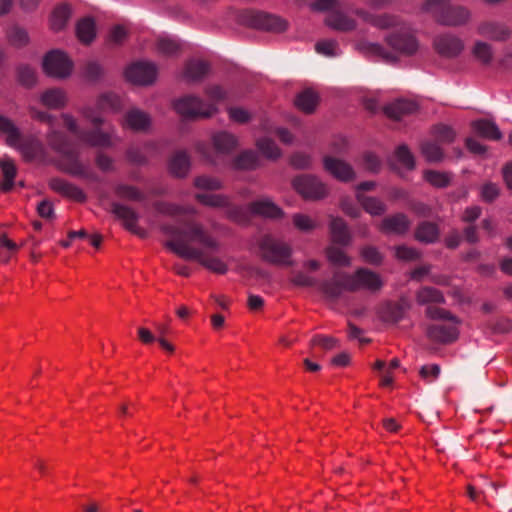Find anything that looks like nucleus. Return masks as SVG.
Segmentation results:
<instances>
[{
  "instance_id": "44",
  "label": "nucleus",
  "mask_w": 512,
  "mask_h": 512,
  "mask_svg": "<svg viewBox=\"0 0 512 512\" xmlns=\"http://www.w3.org/2000/svg\"><path fill=\"white\" fill-rule=\"evenodd\" d=\"M4 181L0 184V189L3 192H9L14 186V178L17 173L16 166L11 159H8L6 164L1 165Z\"/></svg>"
},
{
  "instance_id": "60",
  "label": "nucleus",
  "mask_w": 512,
  "mask_h": 512,
  "mask_svg": "<svg viewBox=\"0 0 512 512\" xmlns=\"http://www.w3.org/2000/svg\"><path fill=\"white\" fill-rule=\"evenodd\" d=\"M361 255L367 263L372 265H379L383 259L381 253L373 246L364 247Z\"/></svg>"
},
{
  "instance_id": "43",
  "label": "nucleus",
  "mask_w": 512,
  "mask_h": 512,
  "mask_svg": "<svg viewBox=\"0 0 512 512\" xmlns=\"http://www.w3.org/2000/svg\"><path fill=\"white\" fill-rule=\"evenodd\" d=\"M70 7L66 4L59 5L53 11L51 17V27L55 31L63 29L70 17Z\"/></svg>"
},
{
  "instance_id": "25",
  "label": "nucleus",
  "mask_w": 512,
  "mask_h": 512,
  "mask_svg": "<svg viewBox=\"0 0 512 512\" xmlns=\"http://www.w3.org/2000/svg\"><path fill=\"white\" fill-rule=\"evenodd\" d=\"M410 305L407 301L401 300L399 302H388L381 309V318L385 322L398 323L401 321L405 313L409 310Z\"/></svg>"
},
{
  "instance_id": "40",
  "label": "nucleus",
  "mask_w": 512,
  "mask_h": 512,
  "mask_svg": "<svg viewBox=\"0 0 512 512\" xmlns=\"http://www.w3.org/2000/svg\"><path fill=\"white\" fill-rule=\"evenodd\" d=\"M76 33L81 42L85 44L92 42L96 35L94 20L92 18H84L80 20L76 27Z\"/></svg>"
},
{
  "instance_id": "18",
  "label": "nucleus",
  "mask_w": 512,
  "mask_h": 512,
  "mask_svg": "<svg viewBox=\"0 0 512 512\" xmlns=\"http://www.w3.org/2000/svg\"><path fill=\"white\" fill-rule=\"evenodd\" d=\"M411 227V221L404 213H395L383 218L379 225L385 234L405 235Z\"/></svg>"
},
{
  "instance_id": "64",
  "label": "nucleus",
  "mask_w": 512,
  "mask_h": 512,
  "mask_svg": "<svg viewBox=\"0 0 512 512\" xmlns=\"http://www.w3.org/2000/svg\"><path fill=\"white\" fill-rule=\"evenodd\" d=\"M494 333L505 334L512 330V321L507 317H500L491 324Z\"/></svg>"
},
{
  "instance_id": "13",
  "label": "nucleus",
  "mask_w": 512,
  "mask_h": 512,
  "mask_svg": "<svg viewBox=\"0 0 512 512\" xmlns=\"http://www.w3.org/2000/svg\"><path fill=\"white\" fill-rule=\"evenodd\" d=\"M72 67V61L59 50L50 51L43 59V70L51 77L66 78L71 74Z\"/></svg>"
},
{
  "instance_id": "20",
  "label": "nucleus",
  "mask_w": 512,
  "mask_h": 512,
  "mask_svg": "<svg viewBox=\"0 0 512 512\" xmlns=\"http://www.w3.org/2000/svg\"><path fill=\"white\" fill-rule=\"evenodd\" d=\"M345 272H335L333 277L328 280H324L318 284L319 289L323 295L330 301H337L342 293L346 290L345 279L343 278Z\"/></svg>"
},
{
  "instance_id": "45",
  "label": "nucleus",
  "mask_w": 512,
  "mask_h": 512,
  "mask_svg": "<svg viewBox=\"0 0 512 512\" xmlns=\"http://www.w3.org/2000/svg\"><path fill=\"white\" fill-rule=\"evenodd\" d=\"M259 162L256 152L247 150L238 155L234 160V167L237 169H254Z\"/></svg>"
},
{
  "instance_id": "55",
  "label": "nucleus",
  "mask_w": 512,
  "mask_h": 512,
  "mask_svg": "<svg viewBox=\"0 0 512 512\" xmlns=\"http://www.w3.org/2000/svg\"><path fill=\"white\" fill-rule=\"evenodd\" d=\"M157 50L165 56H173L179 51V44L170 38H159L157 41Z\"/></svg>"
},
{
  "instance_id": "46",
  "label": "nucleus",
  "mask_w": 512,
  "mask_h": 512,
  "mask_svg": "<svg viewBox=\"0 0 512 512\" xmlns=\"http://www.w3.org/2000/svg\"><path fill=\"white\" fill-rule=\"evenodd\" d=\"M195 198L202 204L215 208H225L228 197L221 194L197 193Z\"/></svg>"
},
{
  "instance_id": "59",
  "label": "nucleus",
  "mask_w": 512,
  "mask_h": 512,
  "mask_svg": "<svg viewBox=\"0 0 512 512\" xmlns=\"http://www.w3.org/2000/svg\"><path fill=\"white\" fill-rule=\"evenodd\" d=\"M84 76L90 81H96L103 75V68L96 61H88L83 68Z\"/></svg>"
},
{
  "instance_id": "2",
  "label": "nucleus",
  "mask_w": 512,
  "mask_h": 512,
  "mask_svg": "<svg viewBox=\"0 0 512 512\" xmlns=\"http://www.w3.org/2000/svg\"><path fill=\"white\" fill-rule=\"evenodd\" d=\"M387 44L394 50L388 51L378 43L364 41L359 43V50L370 57L383 60L386 63H395L398 61L396 53L403 56H412L419 49V43L411 28L407 25H401L398 29L392 31L385 37Z\"/></svg>"
},
{
  "instance_id": "23",
  "label": "nucleus",
  "mask_w": 512,
  "mask_h": 512,
  "mask_svg": "<svg viewBox=\"0 0 512 512\" xmlns=\"http://www.w3.org/2000/svg\"><path fill=\"white\" fill-rule=\"evenodd\" d=\"M12 147L16 148L26 161H33L44 153L42 143L35 137L22 138L20 135L17 144Z\"/></svg>"
},
{
  "instance_id": "11",
  "label": "nucleus",
  "mask_w": 512,
  "mask_h": 512,
  "mask_svg": "<svg viewBox=\"0 0 512 512\" xmlns=\"http://www.w3.org/2000/svg\"><path fill=\"white\" fill-rule=\"evenodd\" d=\"M345 287L349 292H356L361 289L371 292L379 291L383 281L379 274L367 268H359L353 274H343Z\"/></svg>"
},
{
  "instance_id": "29",
  "label": "nucleus",
  "mask_w": 512,
  "mask_h": 512,
  "mask_svg": "<svg viewBox=\"0 0 512 512\" xmlns=\"http://www.w3.org/2000/svg\"><path fill=\"white\" fill-rule=\"evenodd\" d=\"M190 165L191 162L189 155L185 151L179 150L170 158L169 171L172 175L182 178L188 174Z\"/></svg>"
},
{
  "instance_id": "19",
  "label": "nucleus",
  "mask_w": 512,
  "mask_h": 512,
  "mask_svg": "<svg viewBox=\"0 0 512 512\" xmlns=\"http://www.w3.org/2000/svg\"><path fill=\"white\" fill-rule=\"evenodd\" d=\"M49 187L54 192L76 202H84L86 200V195L81 188L63 178H51L49 180Z\"/></svg>"
},
{
  "instance_id": "35",
  "label": "nucleus",
  "mask_w": 512,
  "mask_h": 512,
  "mask_svg": "<svg viewBox=\"0 0 512 512\" xmlns=\"http://www.w3.org/2000/svg\"><path fill=\"white\" fill-rule=\"evenodd\" d=\"M154 206L159 213L170 216L195 215L197 213L196 209L192 206H180L162 201L156 202Z\"/></svg>"
},
{
  "instance_id": "34",
  "label": "nucleus",
  "mask_w": 512,
  "mask_h": 512,
  "mask_svg": "<svg viewBox=\"0 0 512 512\" xmlns=\"http://www.w3.org/2000/svg\"><path fill=\"white\" fill-rule=\"evenodd\" d=\"M356 198L363 209L373 216H380L386 212L385 203L378 198L365 196L362 193H356Z\"/></svg>"
},
{
  "instance_id": "33",
  "label": "nucleus",
  "mask_w": 512,
  "mask_h": 512,
  "mask_svg": "<svg viewBox=\"0 0 512 512\" xmlns=\"http://www.w3.org/2000/svg\"><path fill=\"white\" fill-rule=\"evenodd\" d=\"M208 70L206 62L190 60L185 65L183 77L189 82L199 81L208 73Z\"/></svg>"
},
{
  "instance_id": "39",
  "label": "nucleus",
  "mask_w": 512,
  "mask_h": 512,
  "mask_svg": "<svg viewBox=\"0 0 512 512\" xmlns=\"http://www.w3.org/2000/svg\"><path fill=\"white\" fill-rule=\"evenodd\" d=\"M295 104L300 110L311 113L318 104V95L313 90L306 89L298 94Z\"/></svg>"
},
{
  "instance_id": "53",
  "label": "nucleus",
  "mask_w": 512,
  "mask_h": 512,
  "mask_svg": "<svg viewBox=\"0 0 512 512\" xmlns=\"http://www.w3.org/2000/svg\"><path fill=\"white\" fill-rule=\"evenodd\" d=\"M425 179L437 188L447 187L450 183V177L446 173L429 170L425 172Z\"/></svg>"
},
{
  "instance_id": "31",
  "label": "nucleus",
  "mask_w": 512,
  "mask_h": 512,
  "mask_svg": "<svg viewBox=\"0 0 512 512\" xmlns=\"http://www.w3.org/2000/svg\"><path fill=\"white\" fill-rule=\"evenodd\" d=\"M472 128L478 135L488 140H499L502 137L498 126L494 122L486 119L474 121Z\"/></svg>"
},
{
  "instance_id": "58",
  "label": "nucleus",
  "mask_w": 512,
  "mask_h": 512,
  "mask_svg": "<svg viewBox=\"0 0 512 512\" xmlns=\"http://www.w3.org/2000/svg\"><path fill=\"white\" fill-rule=\"evenodd\" d=\"M97 107L100 110H117L120 107V98L116 94H104L99 98Z\"/></svg>"
},
{
  "instance_id": "48",
  "label": "nucleus",
  "mask_w": 512,
  "mask_h": 512,
  "mask_svg": "<svg viewBox=\"0 0 512 512\" xmlns=\"http://www.w3.org/2000/svg\"><path fill=\"white\" fill-rule=\"evenodd\" d=\"M421 152L429 162H438L443 158L442 149L432 141H424L421 144Z\"/></svg>"
},
{
  "instance_id": "10",
  "label": "nucleus",
  "mask_w": 512,
  "mask_h": 512,
  "mask_svg": "<svg viewBox=\"0 0 512 512\" xmlns=\"http://www.w3.org/2000/svg\"><path fill=\"white\" fill-rule=\"evenodd\" d=\"M174 109L185 118H207L216 111L214 104L206 103L194 95H186L174 102Z\"/></svg>"
},
{
  "instance_id": "12",
  "label": "nucleus",
  "mask_w": 512,
  "mask_h": 512,
  "mask_svg": "<svg viewBox=\"0 0 512 512\" xmlns=\"http://www.w3.org/2000/svg\"><path fill=\"white\" fill-rule=\"evenodd\" d=\"M292 185L306 200H320L328 195L327 185L315 175H299L293 179Z\"/></svg>"
},
{
  "instance_id": "17",
  "label": "nucleus",
  "mask_w": 512,
  "mask_h": 512,
  "mask_svg": "<svg viewBox=\"0 0 512 512\" xmlns=\"http://www.w3.org/2000/svg\"><path fill=\"white\" fill-rule=\"evenodd\" d=\"M477 33L493 41L505 42L510 39L512 30L503 22L486 20L478 25Z\"/></svg>"
},
{
  "instance_id": "6",
  "label": "nucleus",
  "mask_w": 512,
  "mask_h": 512,
  "mask_svg": "<svg viewBox=\"0 0 512 512\" xmlns=\"http://www.w3.org/2000/svg\"><path fill=\"white\" fill-rule=\"evenodd\" d=\"M82 115L93 124L91 130H85L81 134V142L100 148H108L113 146L115 131L110 125H107L103 118H101L97 111L92 107H85L82 109Z\"/></svg>"
},
{
  "instance_id": "24",
  "label": "nucleus",
  "mask_w": 512,
  "mask_h": 512,
  "mask_svg": "<svg viewBox=\"0 0 512 512\" xmlns=\"http://www.w3.org/2000/svg\"><path fill=\"white\" fill-rule=\"evenodd\" d=\"M355 14L359 16L364 22L370 23L375 27L385 29L390 27H397L400 25L398 17L389 14L374 15L363 9H357Z\"/></svg>"
},
{
  "instance_id": "9",
  "label": "nucleus",
  "mask_w": 512,
  "mask_h": 512,
  "mask_svg": "<svg viewBox=\"0 0 512 512\" xmlns=\"http://www.w3.org/2000/svg\"><path fill=\"white\" fill-rule=\"evenodd\" d=\"M259 250L263 260L276 265H289L291 247L269 235L259 240Z\"/></svg>"
},
{
  "instance_id": "22",
  "label": "nucleus",
  "mask_w": 512,
  "mask_h": 512,
  "mask_svg": "<svg viewBox=\"0 0 512 512\" xmlns=\"http://www.w3.org/2000/svg\"><path fill=\"white\" fill-rule=\"evenodd\" d=\"M111 212L120 220H122L125 228L132 233H138L137 222L140 218L139 214L131 207L113 202L111 204Z\"/></svg>"
},
{
  "instance_id": "63",
  "label": "nucleus",
  "mask_w": 512,
  "mask_h": 512,
  "mask_svg": "<svg viewBox=\"0 0 512 512\" xmlns=\"http://www.w3.org/2000/svg\"><path fill=\"white\" fill-rule=\"evenodd\" d=\"M311 9L318 12L330 13L340 7L338 0H315L310 5Z\"/></svg>"
},
{
  "instance_id": "32",
  "label": "nucleus",
  "mask_w": 512,
  "mask_h": 512,
  "mask_svg": "<svg viewBox=\"0 0 512 512\" xmlns=\"http://www.w3.org/2000/svg\"><path fill=\"white\" fill-rule=\"evenodd\" d=\"M330 233L333 242L340 245H347L351 236L347 224L341 218H332L330 222Z\"/></svg>"
},
{
  "instance_id": "57",
  "label": "nucleus",
  "mask_w": 512,
  "mask_h": 512,
  "mask_svg": "<svg viewBox=\"0 0 512 512\" xmlns=\"http://www.w3.org/2000/svg\"><path fill=\"white\" fill-rule=\"evenodd\" d=\"M395 255L399 260L413 261L421 257V253L412 247L399 245L395 248Z\"/></svg>"
},
{
  "instance_id": "50",
  "label": "nucleus",
  "mask_w": 512,
  "mask_h": 512,
  "mask_svg": "<svg viewBox=\"0 0 512 512\" xmlns=\"http://www.w3.org/2000/svg\"><path fill=\"white\" fill-rule=\"evenodd\" d=\"M293 224L301 232L310 233L318 224L308 215L296 213L293 215Z\"/></svg>"
},
{
  "instance_id": "3",
  "label": "nucleus",
  "mask_w": 512,
  "mask_h": 512,
  "mask_svg": "<svg viewBox=\"0 0 512 512\" xmlns=\"http://www.w3.org/2000/svg\"><path fill=\"white\" fill-rule=\"evenodd\" d=\"M46 141L49 147L62 157L63 161L59 165L62 171L88 180L97 179L96 175L79 160L78 152L66 134L51 130L47 134Z\"/></svg>"
},
{
  "instance_id": "62",
  "label": "nucleus",
  "mask_w": 512,
  "mask_h": 512,
  "mask_svg": "<svg viewBox=\"0 0 512 512\" xmlns=\"http://www.w3.org/2000/svg\"><path fill=\"white\" fill-rule=\"evenodd\" d=\"M9 39L14 46L21 47L27 44L28 34L24 29L15 27L9 32Z\"/></svg>"
},
{
  "instance_id": "1",
  "label": "nucleus",
  "mask_w": 512,
  "mask_h": 512,
  "mask_svg": "<svg viewBox=\"0 0 512 512\" xmlns=\"http://www.w3.org/2000/svg\"><path fill=\"white\" fill-rule=\"evenodd\" d=\"M161 231L170 238L165 246L177 256L197 261L217 274L227 272V265L220 258L211 255L219 250V241L200 222L185 219L179 221L178 225L163 224Z\"/></svg>"
},
{
  "instance_id": "27",
  "label": "nucleus",
  "mask_w": 512,
  "mask_h": 512,
  "mask_svg": "<svg viewBox=\"0 0 512 512\" xmlns=\"http://www.w3.org/2000/svg\"><path fill=\"white\" fill-rule=\"evenodd\" d=\"M417 108L415 102L399 99L385 106L384 112L389 118L400 120L403 116L414 113Z\"/></svg>"
},
{
  "instance_id": "5",
  "label": "nucleus",
  "mask_w": 512,
  "mask_h": 512,
  "mask_svg": "<svg viewBox=\"0 0 512 512\" xmlns=\"http://www.w3.org/2000/svg\"><path fill=\"white\" fill-rule=\"evenodd\" d=\"M421 11L430 14L437 23L444 26H463L471 19L468 8L453 5L450 0H425Z\"/></svg>"
},
{
  "instance_id": "49",
  "label": "nucleus",
  "mask_w": 512,
  "mask_h": 512,
  "mask_svg": "<svg viewBox=\"0 0 512 512\" xmlns=\"http://www.w3.org/2000/svg\"><path fill=\"white\" fill-rule=\"evenodd\" d=\"M395 158L406 169L412 170L415 167V159L407 145L402 144L395 151Z\"/></svg>"
},
{
  "instance_id": "47",
  "label": "nucleus",
  "mask_w": 512,
  "mask_h": 512,
  "mask_svg": "<svg viewBox=\"0 0 512 512\" xmlns=\"http://www.w3.org/2000/svg\"><path fill=\"white\" fill-rule=\"evenodd\" d=\"M257 147L260 152L268 159L275 160L281 156V151L270 138H261L257 141Z\"/></svg>"
},
{
  "instance_id": "15",
  "label": "nucleus",
  "mask_w": 512,
  "mask_h": 512,
  "mask_svg": "<svg viewBox=\"0 0 512 512\" xmlns=\"http://www.w3.org/2000/svg\"><path fill=\"white\" fill-rule=\"evenodd\" d=\"M323 167L326 172L341 182H351L356 178L353 167L346 161L326 155L323 157Z\"/></svg>"
},
{
  "instance_id": "41",
  "label": "nucleus",
  "mask_w": 512,
  "mask_h": 512,
  "mask_svg": "<svg viewBox=\"0 0 512 512\" xmlns=\"http://www.w3.org/2000/svg\"><path fill=\"white\" fill-rule=\"evenodd\" d=\"M0 132L6 136V143L14 146L20 139V131L7 117L0 114Z\"/></svg>"
},
{
  "instance_id": "16",
  "label": "nucleus",
  "mask_w": 512,
  "mask_h": 512,
  "mask_svg": "<svg viewBox=\"0 0 512 512\" xmlns=\"http://www.w3.org/2000/svg\"><path fill=\"white\" fill-rule=\"evenodd\" d=\"M433 46L436 52L445 58H454L464 49L463 41L451 33H444L434 38Z\"/></svg>"
},
{
  "instance_id": "8",
  "label": "nucleus",
  "mask_w": 512,
  "mask_h": 512,
  "mask_svg": "<svg viewBox=\"0 0 512 512\" xmlns=\"http://www.w3.org/2000/svg\"><path fill=\"white\" fill-rule=\"evenodd\" d=\"M239 24L268 32H283L287 22L282 18L257 10H242L237 14Z\"/></svg>"
},
{
  "instance_id": "56",
  "label": "nucleus",
  "mask_w": 512,
  "mask_h": 512,
  "mask_svg": "<svg viewBox=\"0 0 512 512\" xmlns=\"http://www.w3.org/2000/svg\"><path fill=\"white\" fill-rule=\"evenodd\" d=\"M18 79L19 82L26 87L33 86L36 82L35 70L28 65L19 66Z\"/></svg>"
},
{
  "instance_id": "38",
  "label": "nucleus",
  "mask_w": 512,
  "mask_h": 512,
  "mask_svg": "<svg viewBox=\"0 0 512 512\" xmlns=\"http://www.w3.org/2000/svg\"><path fill=\"white\" fill-rule=\"evenodd\" d=\"M42 103L50 109H59L65 105V93L58 88L46 90L41 96Z\"/></svg>"
},
{
  "instance_id": "14",
  "label": "nucleus",
  "mask_w": 512,
  "mask_h": 512,
  "mask_svg": "<svg viewBox=\"0 0 512 512\" xmlns=\"http://www.w3.org/2000/svg\"><path fill=\"white\" fill-rule=\"evenodd\" d=\"M157 76L155 64L146 61H138L131 64L125 71L126 79L137 85H150Z\"/></svg>"
},
{
  "instance_id": "26",
  "label": "nucleus",
  "mask_w": 512,
  "mask_h": 512,
  "mask_svg": "<svg viewBox=\"0 0 512 512\" xmlns=\"http://www.w3.org/2000/svg\"><path fill=\"white\" fill-rule=\"evenodd\" d=\"M325 23L329 27L341 32L352 31L356 28L355 20L345 15L339 8L328 13L325 18Z\"/></svg>"
},
{
  "instance_id": "21",
  "label": "nucleus",
  "mask_w": 512,
  "mask_h": 512,
  "mask_svg": "<svg viewBox=\"0 0 512 512\" xmlns=\"http://www.w3.org/2000/svg\"><path fill=\"white\" fill-rule=\"evenodd\" d=\"M151 125L150 116L138 109L131 108L128 110L124 117L123 126L137 132H145Z\"/></svg>"
},
{
  "instance_id": "7",
  "label": "nucleus",
  "mask_w": 512,
  "mask_h": 512,
  "mask_svg": "<svg viewBox=\"0 0 512 512\" xmlns=\"http://www.w3.org/2000/svg\"><path fill=\"white\" fill-rule=\"evenodd\" d=\"M249 213L273 219L279 218L283 214L282 210L268 199L254 201L249 204L248 209L242 206L232 205L229 200L227 201L225 214L230 220L244 224L249 220Z\"/></svg>"
},
{
  "instance_id": "30",
  "label": "nucleus",
  "mask_w": 512,
  "mask_h": 512,
  "mask_svg": "<svg viewBox=\"0 0 512 512\" xmlns=\"http://www.w3.org/2000/svg\"><path fill=\"white\" fill-rule=\"evenodd\" d=\"M416 302L429 307L433 304H444L445 297L440 290L431 286H423L416 292Z\"/></svg>"
},
{
  "instance_id": "4",
  "label": "nucleus",
  "mask_w": 512,
  "mask_h": 512,
  "mask_svg": "<svg viewBox=\"0 0 512 512\" xmlns=\"http://www.w3.org/2000/svg\"><path fill=\"white\" fill-rule=\"evenodd\" d=\"M425 314L428 318L438 321L427 326L426 335L431 341L446 345L458 339L461 321L457 316L437 306L427 307Z\"/></svg>"
},
{
  "instance_id": "36",
  "label": "nucleus",
  "mask_w": 512,
  "mask_h": 512,
  "mask_svg": "<svg viewBox=\"0 0 512 512\" xmlns=\"http://www.w3.org/2000/svg\"><path fill=\"white\" fill-rule=\"evenodd\" d=\"M213 145L219 153H229L237 145V140L234 135L221 131L213 135Z\"/></svg>"
},
{
  "instance_id": "54",
  "label": "nucleus",
  "mask_w": 512,
  "mask_h": 512,
  "mask_svg": "<svg viewBox=\"0 0 512 512\" xmlns=\"http://www.w3.org/2000/svg\"><path fill=\"white\" fill-rule=\"evenodd\" d=\"M433 135L441 143H451L455 138L454 130L445 124L436 125L433 128Z\"/></svg>"
},
{
  "instance_id": "51",
  "label": "nucleus",
  "mask_w": 512,
  "mask_h": 512,
  "mask_svg": "<svg viewBox=\"0 0 512 512\" xmlns=\"http://www.w3.org/2000/svg\"><path fill=\"white\" fill-rule=\"evenodd\" d=\"M194 186L197 189L215 191L222 188V183L218 178L202 175L194 179Z\"/></svg>"
},
{
  "instance_id": "37",
  "label": "nucleus",
  "mask_w": 512,
  "mask_h": 512,
  "mask_svg": "<svg viewBox=\"0 0 512 512\" xmlns=\"http://www.w3.org/2000/svg\"><path fill=\"white\" fill-rule=\"evenodd\" d=\"M115 194L124 200L143 202L146 201V195L136 186L128 184H118L115 186Z\"/></svg>"
},
{
  "instance_id": "61",
  "label": "nucleus",
  "mask_w": 512,
  "mask_h": 512,
  "mask_svg": "<svg viewBox=\"0 0 512 512\" xmlns=\"http://www.w3.org/2000/svg\"><path fill=\"white\" fill-rule=\"evenodd\" d=\"M338 44L334 40H322L316 43L315 49L318 53L325 56H335Z\"/></svg>"
},
{
  "instance_id": "42",
  "label": "nucleus",
  "mask_w": 512,
  "mask_h": 512,
  "mask_svg": "<svg viewBox=\"0 0 512 512\" xmlns=\"http://www.w3.org/2000/svg\"><path fill=\"white\" fill-rule=\"evenodd\" d=\"M472 54L483 65H489L494 57L493 46L484 41H476L472 48Z\"/></svg>"
},
{
  "instance_id": "28",
  "label": "nucleus",
  "mask_w": 512,
  "mask_h": 512,
  "mask_svg": "<svg viewBox=\"0 0 512 512\" xmlns=\"http://www.w3.org/2000/svg\"><path fill=\"white\" fill-rule=\"evenodd\" d=\"M440 236V231L437 224L429 221L420 222L414 233V237L417 241L425 244L435 243Z\"/></svg>"
},
{
  "instance_id": "52",
  "label": "nucleus",
  "mask_w": 512,
  "mask_h": 512,
  "mask_svg": "<svg viewBox=\"0 0 512 512\" xmlns=\"http://www.w3.org/2000/svg\"><path fill=\"white\" fill-rule=\"evenodd\" d=\"M328 260L336 266L346 267L350 265L349 257L343 250L337 247H329L326 251Z\"/></svg>"
}]
</instances>
